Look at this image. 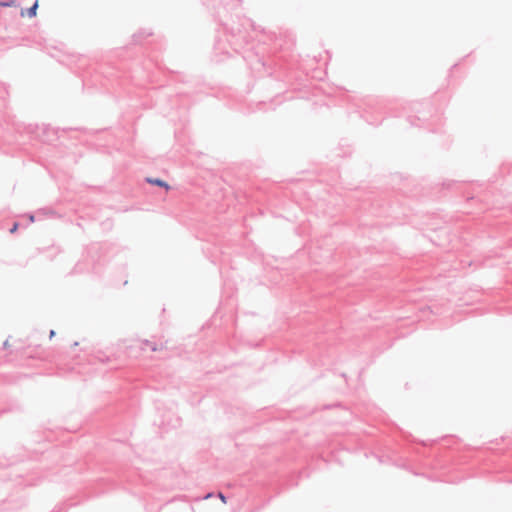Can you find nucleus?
I'll list each match as a JSON object with an SVG mask.
<instances>
[{
  "label": "nucleus",
  "mask_w": 512,
  "mask_h": 512,
  "mask_svg": "<svg viewBox=\"0 0 512 512\" xmlns=\"http://www.w3.org/2000/svg\"><path fill=\"white\" fill-rule=\"evenodd\" d=\"M14 463H15V460L0 461V466L1 467L10 466V465H12Z\"/></svg>",
  "instance_id": "nucleus-8"
},
{
  "label": "nucleus",
  "mask_w": 512,
  "mask_h": 512,
  "mask_svg": "<svg viewBox=\"0 0 512 512\" xmlns=\"http://www.w3.org/2000/svg\"><path fill=\"white\" fill-rule=\"evenodd\" d=\"M9 96V92H8V86L3 83V82H0V106L5 108L6 107V102H7V98Z\"/></svg>",
  "instance_id": "nucleus-2"
},
{
  "label": "nucleus",
  "mask_w": 512,
  "mask_h": 512,
  "mask_svg": "<svg viewBox=\"0 0 512 512\" xmlns=\"http://www.w3.org/2000/svg\"><path fill=\"white\" fill-rule=\"evenodd\" d=\"M10 347L9 339L7 338L3 343L0 349L7 350Z\"/></svg>",
  "instance_id": "nucleus-9"
},
{
  "label": "nucleus",
  "mask_w": 512,
  "mask_h": 512,
  "mask_svg": "<svg viewBox=\"0 0 512 512\" xmlns=\"http://www.w3.org/2000/svg\"><path fill=\"white\" fill-rule=\"evenodd\" d=\"M0 143L16 145L20 150L30 154L32 146V126L14 119L6 120V127H0Z\"/></svg>",
  "instance_id": "nucleus-1"
},
{
  "label": "nucleus",
  "mask_w": 512,
  "mask_h": 512,
  "mask_svg": "<svg viewBox=\"0 0 512 512\" xmlns=\"http://www.w3.org/2000/svg\"><path fill=\"white\" fill-rule=\"evenodd\" d=\"M20 222L19 221H16L14 220L12 222V225L8 228V231L11 233V234H14L19 228H20Z\"/></svg>",
  "instance_id": "nucleus-6"
},
{
  "label": "nucleus",
  "mask_w": 512,
  "mask_h": 512,
  "mask_svg": "<svg viewBox=\"0 0 512 512\" xmlns=\"http://www.w3.org/2000/svg\"><path fill=\"white\" fill-rule=\"evenodd\" d=\"M33 9H34V15H35L36 14V9H37V3H34Z\"/></svg>",
  "instance_id": "nucleus-12"
},
{
  "label": "nucleus",
  "mask_w": 512,
  "mask_h": 512,
  "mask_svg": "<svg viewBox=\"0 0 512 512\" xmlns=\"http://www.w3.org/2000/svg\"><path fill=\"white\" fill-rule=\"evenodd\" d=\"M218 496H219V498L221 499V501H222L223 503H226V497H225L222 493H219V495H218Z\"/></svg>",
  "instance_id": "nucleus-11"
},
{
  "label": "nucleus",
  "mask_w": 512,
  "mask_h": 512,
  "mask_svg": "<svg viewBox=\"0 0 512 512\" xmlns=\"http://www.w3.org/2000/svg\"><path fill=\"white\" fill-rule=\"evenodd\" d=\"M18 410H20L19 404H17V403L7 404V405L3 406L2 408H0V416L2 414L8 413V412H13V411H18Z\"/></svg>",
  "instance_id": "nucleus-4"
},
{
  "label": "nucleus",
  "mask_w": 512,
  "mask_h": 512,
  "mask_svg": "<svg viewBox=\"0 0 512 512\" xmlns=\"http://www.w3.org/2000/svg\"><path fill=\"white\" fill-rule=\"evenodd\" d=\"M25 217L28 219L29 223H32V212H26Z\"/></svg>",
  "instance_id": "nucleus-10"
},
{
  "label": "nucleus",
  "mask_w": 512,
  "mask_h": 512,
  "mask_svg": "<svg viewBox=\"0 0 512 512\" xmlns=\"http://www.w3.org/2000/svg\"><path fill=\"white\" fill-rule=\"evenodd\" d=\"M146 181L152 185H156V186H159V187H163L165 188L167 191L170 190V185L168 183H166L165 181L161 180V179H157V178H147Z\"/></svg>",
  "instance_id": "nucleus-3"
},
{
  "label": "nucleus",
  "mask_w": 512,
  "mask_h": 512,
  "mask_svg": "<svg viewBox=\"0 0 512 512\" xmlns=\"http://www.w3.org/2000/svg\"><path fill=\"white\" fill-rule=\"evenodd\" d=\"M18 5V0H0V7H16Z\"/></svg>",
  "instance_id": "nucleus-5"
},
{
  "label": "nucleus",
  "mask_w": 512,
  "mask_h": 512,
  "mask_svg": "<svg viewBox=\"0 0 512 512\" xmlns=\"http://www.w3.org/2000/svg\"><path fill=\"white\" fill-rule=\"evenodd\" d=\"M21 16H27L29 18H32V6L22 8L21 9Z\"/></svg>",
  "instance_id": "nucleus-7"
}]
</instances>
